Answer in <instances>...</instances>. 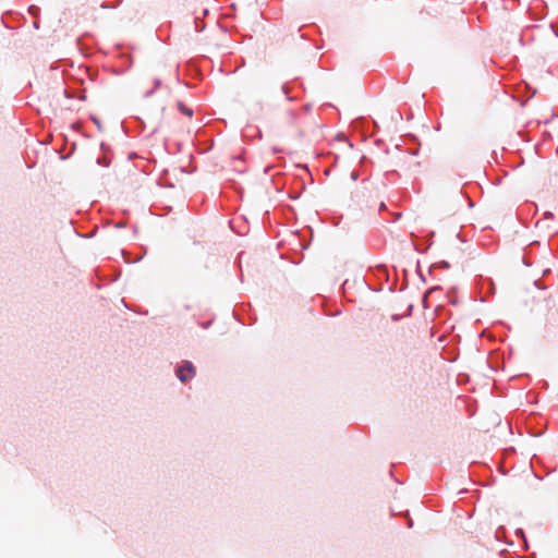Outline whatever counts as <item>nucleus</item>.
I'll return each instance as SVG.
<instances>
[{
    "label": "nucleus",
    "instance_id": "nucleus-1",
    "mask_svg": "<svg viewBox=\"0 0 558 558\" xmlns=\"http://www.w3.org/2000/svg\"><path fill=\"white\" fill-rule=\"evenodd\" d=\"M178 377L182 383H186L195 375V368L191 362H185L184 365L180 366L177 371Z\"/></svg>",
    "mask_w": 558,
    "mask_h": 558
},
{
    "label": "nucleus",
    "instance_id": "nucleus-2",
    "mask_svg": "<svg viewBox=\"0 0 558 558\" xmlns=\"http://www.w3.org/2000/svg\"><path fill=\"white\" fill-rule=\"evenodd\" d=\"M178 108L183 114L190 118L193 116V110L191 108H187L183 102H178Z\"/></svg>",
    "mask_w": 558,
    "mask_h": 558
}]
</instances>
